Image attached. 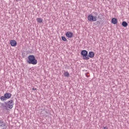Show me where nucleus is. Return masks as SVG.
Segmentation results:
<instances>
[{"label":"nucleus","mask_w":129,"mask_h":129,"mask_svg":"<svg viewBox=\"0 0 129 129\" xmlns=\"http://www.w3.org/2000/svg\"><path fill=\"white\" fill-rule=\"evenodd\" d=\"M0 107L3 112L7 110H9V108L12 109L14 107V100H10L9 101L4 102V103H1Z\"/></svg>","instance_id":"1"},{"label":"nucleus","mask_w":129,"mask_h":129,"mask_svg":"<svg viewBox=\"0 0 129 129\" xmlns=\"http://www.w3.org/2000/svg\"><path fill=\"white\" fill-rule=\"evenodd\" d=\"M27 62L28 64H32V65H36L38 63V60L36 59L35 55H30L28 56Z\"/></svg>","instance_id":"2"},{"label":"nucleus","mask_w":129,"mask_h":129,"mask_svg":"<svg viewBox=\"0 0 129 129\" xmlns=\"http://www.w3.org/2000/svg\"><path fill=\"white\" fill-rule=\"evenodd\" d=\"M81 55L83 56V60H88V51H87L86 50H82L81 52Z\"/></svg>","instance_id":"3"},{"label":"nucleus","mask_w":129,"mask_h":129,"mask_svg":"<svg viewBox=\"0 0 129 129\" xmlns=\"http://www.w3.org/2000/svg\"><path fill=\"white\" fill-rule=\"evenodd\" d=\"M66 36L68 38H71L74 36V34H73V33L71 31H68L66 33Z\"/></svg>","instance_id":"4"},{"label":"nucleus","mask_w":129,"mask_h":129,"mask_svg":"<svg viewBox=\"0 0 129 129\" xmlns=\"http://www.w3.org/2000/svg\"><path fill=\"white\" fill-rule=\"evenodd\" d=\"M88 21L89 22H94L93 15L90 14L88 16Z\"/></svg>","instance_id":"5"},{"label":"nucleus","mask_w":129,"mask_h":129,"mask_svg":"<svg viewBox=\"0 0 129 129\" xmlns=\"http://www.w3.org/2000/svg\"><path fill=\"white\" fill-rule=\"evenodd\" d=\"M10 44L12 47H16L17 46V41L15 40H11L10 41Z\"/></svg>","instance_id":"6"},{"label":"nucleus","mask_w":129,"mask_h":129,"mask_svg":"<svg viewBox=\"0 0 129 129\" xmlns=\"http://www.w3.org/2000/svg\"><path fill=\"white\" fill-rule=\"evenodd\" d=\"M94 52L93 51H90L88 53V60H89L90 58H93L94 57Z\"/></svg>","instance_id":"7"},{"label":"nucleus","mask_w":129,"mask_h":129,"mask_svg":"<svg viewBox=\"0 0 129 129\" xmlns=\"http://www.w3.org/2000/svg\"><path fill=\"white\" fill-rule=\"evenodd\" d=\"M6 99H10L12 97V94L10 93H6L4 94Z\"/></svg>","instance_id":"8"},{"label":"nucleus","mask_w":129,"mask_h":129,"mask_svg":"<svg viewBox=\"0 0 129 129\" xmlns=\"http://www.w3.org/2000/svg\"><path fill=\"white\" fill-rule=\"evenodd\" d=\"M111 23H112L114 25H116L117 24V19L116 18H113L111 20Z\"/></svg>","instance_id":"9"},{"label":"nucleus","mask_w":129,"mask_h":129,"mask_svg":"<svg viewBox=\"0 0 129 129\" xmlns=\"http://www.w3.org/2000/svg\"><path fill=\"white\" fill-rule=\"evenodd\" d=\"M0 99L1 101H6L7 100V98H6V96H2L0 97Z\"/></svg>","instance_id":"10"},{"label":"nucleus","mask_w":129,"mask_h":129,"mask_svg":"<svg viewBox=\"0 0 129 129\" xmlns=\"http://www.w3.org/2000/svg\"><path fill=\"white\" fill-rule=\"evenodd\" d=\"M127 23L125 21H123L122 22V27H124V28H126V26H127Z\"/></svg>","instance_id":"11"},{"label":"nucleus","mask_w":129,"mask_h":129,"mask_svg":"<svg viewBox=\"0 0 129 129\" xmlns=\"http://www.w3.org/2000/svg\"><path fill=\"white\" fill-rule=\"evenodd\" d=\"M63 75L65 77H69L70 76V74H69V73L68 72H65L64 73H63Z\"/></svg>","instance_id":"12"},{"label":"nucleus","mask_w":129,"mask_h":129,"mask_svg":"<svg viewBox=\"0 0 129 129\" xmlns=\"http://www.w3.org/2000/svg\"><path fill=\"white\" fill-rule=\"evenodd\" d=\"M36 20L37 23H39L40 24L43 23V20L41 18H37Z\"/></svg>","instance_id":"13"},{"label":"nucleus","mask_w":129,"mask_h":129,"mask_svg":"<svg viewBox=\"0 0 129 129\" xmlns=\"http://www.w3.org/2000/svg\"><path fill=\"white\" fill-rule=\"evenodd\" d=\"M61 39L62 40V41H64V42H67V39H66V37H65V36H62L61 37Z\"/></svg>","instance_id":"14"},{"label":"nucleus","mask_w":129,"mask_h":129,"mask_svg":"<svg viewBox=\"0 0 129 129\" xmlns=\"http://www.w3.org/2000/svg\"><path fill=\"white\" fill-rule=\"evenodd\" d=\"M94 18V22H96V21H97V16H93Z\"/></svg>","instance_id":"15"},{"label":"nucleus","mask_w":129,"mask_h":129,"mask_svg":"<svg viewBox=\"0 0 129 129\" xmlns=\"http://www.w3.org/2000/svg\"><path fill=\"white\" fill-rule=\"evenodd\" d=\"M1 127H7V126H6V123H4L3 124V125L1 126Z\"/></svg>","instance_id":"16"},{"label":"nucleus","mask_w":129,"mask_h":129,"mask_svg":"<svg viewBox=\"0 0 129 129\" xmlns=\"http://www.w3.org/2000/svg\"><path fill=\"white\" fill-rule=\"evenodd\" d=\"M93 14L95 16H98V13H97V12H93Z\"/></svg>","instance_id":"17"},{"label":"nucleus","mask_w":129,"mask_h":129,"mask_svg":"<svg viewBox=\"0 0 129 129\" xmlns=\"http://www.w3.org/2000/svg\"><path fill=\"white\" fill-rule=\"evenodd\" d=\"M5 122L4 121H0V126H1L3 124H4Z\"/></svg>","instance_id":"18"},{"label":"nucleus","mask_w":129,"mask_h":129,"mask_svg":"<svg viewBox=\"0 0 129 129\" xmlns=\"http://www.w3.org/2000/svg\"><path fill=\"white\" fill-rule=\"evenodd\" d=\"M108 128L107 127V126H103V128L102 129H108Z\"/></svg>","instance_id":"19"},{"label":"nucleus","mask_w":129,"mask_h":129,"mask_svg":"<svg viewBox=\"0 0 129 129\" xmlns=\"http://www.w3.org/2000/svg\"><path fill=\"white\" fill-rule=\"evenodd\" d=\"M32 90H33V91L37 90V88H33Z\"/></svg>","instance_id":"20"},{"label":"nucleus","mask_w":129,"mask_h":129,"mask_svg":"<svg viewBox=\"0 0 129 129\" xmlns=\"http://www.w3.org/2000/svg\"><path fill=\"white\" fill-rule=\"evenodd\" d=\"M2 129H7L6 127H4V128H2Z\"/></svg>","instance_id":"21"},{"label":"nucleus","mask_w":129,"mask_h":129,"mask_svg":"<svg viewBox=\"0 0 129 129\" xmlns=\"http://www.w3.org/2000/svg\"><path fill=\"white\" fill-rule=\"evenodd\" d=\"M86 77H88V75H86Z\"/></svg>","instance_id":"22"},{"label":"nucleus","mask_w":129,"mask_h":129,"mask_svg":"<svg viewBox=\"0 0 129 129\" xmlns=\"http://www.w3.org/2000/svg\"><path fill=\"white\" fill-rule=\"evenodd\" d=\"M97 23H99V21H97Z\"/></svg>","instance_id":"23"},{"label":"nucleus","mask_w":129,"mask_h":129,"mask_svg":"<svg viewBox=\"0 0 129 129\" xmlns=\"http://www.w3.org/2000/svg\"><path fill=\"white\" fill-rule=\"evenodd\" d=\"M98 18H99V16H98Z\"/></svg>","instance_id":"24"}]
</instances>
